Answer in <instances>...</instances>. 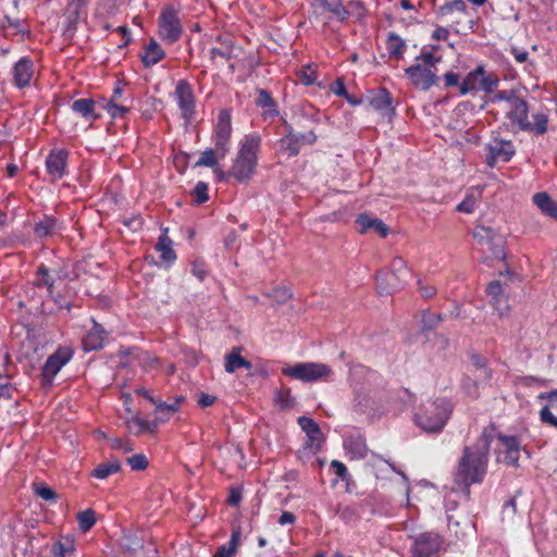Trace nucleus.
<instances>
[{"instance_id":"8","label":"nucleus","mask_w":557,"mask_h":557,"mask_svg":"<svg viewBox=\"0 0 557 557\" xmlns=\"http://www.w3.org/2000/svg\"><path fill=\"white\" fill-rule=\"evenodd\" d=\"M184 33L180 18V8L173 4H165L158 17V35L166 45L178 41Z\"/></svg>"},{"instance_id":"36","label":"nucleus","mask_w":557,"mask_h":557,"mask_svg":"<svg viewBox=\"0 0 557 557\" xmlns=\"http://www.w3.org/2000/svg\"><path fill=\"white\" fill-rule=\"evenodd\" d=\"M287 128V134L280 139V149L288 157H296L300 152V144L298 143L293 127L288 125Z\"/></svg>"},{"instance_id":"10","label":"nucleus","mask_w":557,"mask_h":557,"mask_svg":"<svg viewBox=\"0 0 557 557\" xmlns=\"http://www.w3.org/2000/svg\"><path fill=\"white\" fill-rule=\"evenodd\" d=\"M282 373L301 382L329 381L333 371L330 366L321 362H299L282 369Z\"/></svg>"},{"instance_id":"25","label":"nucleus","mask_w":557,"mask_h":557,"mask_svg":"<svg viewBox=\"0 0 557 557\" xmlns=\"http://www.w3.org/2000/svg\"><path fill=\"white\" fill-rule=\"evenodd\" d=\"M107 332L101 324L92 320V327L83 338V348L85 351L99 350L103 347Z\"/></svg>"},{"instance_id":"37","label":"nucleus","mask_w":557,"mask_h":557,"mask_svg":"<svg viewBox=\"0 0 557 557\" xmlns=\"http://www.w3.org/2000/svg\"><path fill=\"white\" fill-rule=\"evenodd\" d=\"M59 230H61V223L57 218L51 215H45L42 220L36 223L34 228L35 234L38 237L51 236Z\"/></svg>"},{"instance_id":"45","label":"nucleus","mask_w":557,"mask_h":557,"mask_svg":"<svg viewBox=\"0 0 557 557\" xmlns=\"http://www.w3.org/2000/svg\"><path fill=\"white\" fill-rule=\"evenodd\" d=\"M297 77L305 86H312L317 81L315 66L312 63L301 66L297 72Z\"/></svg>"},{"instance_id":"13","label":"nucleus","mask_w":557,"mask_h":557,"mask_svg":"<svg viewBox=\"0 0 557 557\" xmlns=\"http://www.w3.org/2000/svg\"><path fill=\"white\" fill-rule=\"evenodd\" d=\"M182 119L191 123L196 119V96L191 84L186 79L177 81L173 92Z\"/></svg>"},{"instance_id":"4","label":"nucleus","mask_w":557,"mask_h":557,"mask_svg":"<svg viewBox=\"0 0 557 557\" xmlns=\"http://www.w3.org/2000/svg\"><path fill=\"white\" fill-rule=\"evenodd\" d=\"M529 104L521 98L512 99L509 104V111L506 113L507 119L518 125L519 129L542 136L548 131V114L544 110L532 112V119H529Z\"/></svg>"},{"instance_id":"19","label":"nucleus","mask_w":557,"mask_h":557,"mask_svg":"<svg viewBox=\"0 0 557 557\" xmlns=\"http://www.w3.org/2000/svg\"><path fill=\"white\" fill-rule=\"evenodd\" d=\"M215 46L210 48V60L215 61L221 58L227 62L237 59L243 52V48L236 44L234 37L230 34H222L216 36Z\"/></svg>"},{"instance_id":"20","label":"nucleus","mask_w":557,"mask_h":557,"mask_svg":"<svg viewBox=\"0 0 557 557\" xmlns=\"http://www.w3.org/2000/svg\"><path fill=\"white\" fill-rule=\"evenodd\" d=\"M36 66L29 55L20 58L11 69L12 84L17 89H24L32 85L35 77Z\"/></svg>"},{"instance_id":"63","label":"nucleus","mask_w":557,"mask_h":557,"mask_svg":"<svg viewBox=\"0 0 557 557\" xmlns=\"http://www.w3.org/2000/svg\"><path fill=\"white\" fill-rule=\"evenodd\" d=\"M240 537H242V531L239 528L237 529H234L232 534H231V539L227 543V546H226V549H228L233 555L234 553L236 552L237 549V546L240 542Z\"/></svg>"},{"instance_id":"21","label":"nucleus","mask_w":557,"mask_h":557,"mask_svg":"<svg viewBox=\"0 0 557 557\" xmlns=\"http://www.w3.org/2000/svg\"><path fill=\"white\" fill-rule=\"evenodd\" d=\"M103 109L114 120L125 119L129 113L131 104L123 97V88L120 81L115 82L111 97L104 100Z\"/></svg>"},{"instance_id":"64","label":"nucleus","mask_w":557,"mask_h":557,"mask_svg":"<svg viewBox=\"0 0 557 557\" xmlns=\"http://www.w3.org/2000/svg\"><path fill=\"white\" fill-rule=\"evenodd\" d=\"M539 399H546L549 403V408L557 409V388L549 392L541 393L537 396Z\"/></svg>"},{"instance_id":"24","label":"nucleus","mask_w":557,"mask_h":557,"mask_svg":"<svg viewBox=\"0 0 557 557\" xmlns=\"http://www.w3.org/2000/svg\"><path fill=\"white\" fill-rule=\"evenodd\" d=\"M486 294L491 297L492 306L503 317L508 310V297L505 295L504 285L499 281H492L486 286Z\"/></svg>"},{"instance_id":"16","label":"nucleus","mask_w":557,"mask_h":557,"mask_svg":"<svg viewBox=\"0 0 557 557\" xmlns=\"http://www.w3.org/2000/svg\"><path fill=\"white\" fill-rule=\"evenodd\" d=\"M70 152L65 148H52L46 157V172L51 183H55L65 177L69 173Z\"/></svg>"},{"instance_id":"26","label":"nucleus","mask_w":557,"mask_h":557,"mask_svg":"<svg viewBox=\"0 0 557 557\" xmlns=\"http://www.w3.org/2000/svg\"><path fill=\"white\" fill-rule=\"evenodd\" d=\"M370 106L382 113L384 116L393 115L395 109L393 107V97L386 88H380L369 98Z\"/></svg>"},{"instance_id":"53","label":"nucleus","mask_w":557,"mask_h":557,"mask_svg":"<svg viewBox=\"0 0 557 557\" xmlns=\"http://www.w3.org/2000/svg\"><path fill=\"white\" fill-rule=\"evenodd\" d=\"M454 11H458V12L465 13L467 11L466 2L463 0H453V1L444 3L438 9V12L442 15L451 14Z\"/></svg>"},{"instance_id":"55","label":"nucleus","mask_w":557,"mask_h":557,"mask_svg":"<svg viewBox=\"0 0 557 557\" xmlns=\"http://www.w3.org/2000/svg\"><path fill=\"white\" fill-rule=\"evenodd\" d=\"M539 416L542 423L557 429V417L552 412L548 406H544L540 410Z\"/></svg>"},{"instance_id":"49","label":"nucleus","mask_w":557,"mask_h":557,"mask_svg":"<svg viewBox=\"0 0 557 557\" xmlns=\"http://www.w3.org/2000/svg\"><path fill=\"white\" fill-rule=\"evenodd\" d=\"M443 321L442 314H436L431 312L430 310H425L422 313V326L421 330L424 331H432L438 326V324Z\"/></svg>"},{"instance_id":"39","label":"nucleus","mask_w":557,"mask_h":557,"mask_svg":"<svg viewBox=\"0 0 557 557\" xmlns=\"http://www.w3.org/2000/svg\"><path fill=\"white\" fill-rule=\"evenodd\" d=\"M386 49L391 58L400 60L404 58L407 44L399 35L392 32L387 35Z\"/></svg>"},{"instance_id":"18","label":"nucleus","mask_w":557,"mask_h":557,"mask_svg":"<svg viewBox=\"0 0 557 557\" xmlns=\"http://www.w3.org/2000/svg\"><path fill=\"white\" fill-rule=\"evenodd\" d=\"M486 164L493 169L497 162H509L516 153L511 140L493 138L485 145Z\"/></svg>"},{"instance_id":"27","label":"nucleus","mask_w":557,"mask_h":557,"mask_svg":"<svg viewBox=\"0 0 557 557\" xmlns=\"http://www.w3.org/2000/svg\"><path fill=\"white\" fill-rule=\"evenodd\" d=\"M184 396H175L172 403L162 401L157 399L153 404L156 413L161 416L157 419V422L164 423L169 421L176 412L180 411L182 404L184 403Z\"/></svg>"},{"instance_id":"56","label":"nucleus","mask_w":557,"mask_h":557,"mask_svg":"<svg viewBox=\"0 0 557 557\" xmlns=\"http://www.w3.org/2000/svg\"><path fill=\"white\" fill-rule=\"evenodd\" d=\"M517 97L518 96L513 90H499L490 98V101L493 103L506 101L508 104H510L512 99H516Z\"/></svg>"},{"instance_id":"60","label":"nucleus","mask_w":557,"mask_h":557,"mask_svg":"<svg viewBox=\"0 0 557 557\" xmlns=\"http://www.w3.org/2000/svg\"><path fill=\"white\" fill-rule=\"evenodd\" d=\"M443 81H444L445 88L458 86V88L460 89L461 83H460V75L458 73L447 72L444 74Z\"/></svg>"},{"instance_id":"57","label":"nucleus","mask_w":557,"mask_h":557,"mask_svg":"<svg viewBox=\"0 0 557 557\" xmlns=\"http://www.w3.org/2000/svg\"><path fill=\"white\" fill-rule=\"evenodd\" d=\"M493 431H494V426H492L491 429L485 428L482 431V434L480 437L482 445L479 446V450H485L487 457H488V453H490L491 443L493 441Z\"/></svg>"},{"instance_id":"14","label":"nucleus","mask_w":557,"mask_h":557,"mask_svg":"<svg viewBox=\"0 0 557 557\" xmlns=\"http://www.w3.org/2000/svg\"><path fill=\"white\" fill-rule=\"evenodd\" d=\"M471 364L474 367L476 373L475 379L466 377L462 382V387L467 394L473 398L479 397L478 387L480 384L488 383L493 377V370L487 366V360L480 354L471 356Z\"/></svg>"},{"instance_id":"47","label":"nucleus","mask_w":557,"mask_h":557,"mask_svg":"<svg viewBox=\"0 0 557 557\" xmlns=\"http://www.w3.org/2000/svg\"><path fill=\"white\" fill-rule=\"evenodd\" d=\"M79 529L83 532L89 531L96 524V513L92 509H86L77 515Z\"/></svg>"},{"instance_id":"17","label":"nucleus","mask_w":557,"mask_h":557,"mask_svg":"<svg viewBox=\"0 0 557 557\" xmlns=\"http://www.w3.org/2000/svg\"><path fill=\"white\" fill-rule=\"evenodd\" d=\"M298 425L306 433V442L302 451H299V456L301 454H306L309 450L312 454H317L321 450L322 445L324 443V435L319 426V424L309 417L301 416L297 419Z\"/></svg>"},{"instance_id":"31","label":"nucleus","mask_w":557,"mask_h":557,"mask_svg":"<svg viewBox=\"0 0 557 557\" xmlns=\"http://www.w3.org/2000/svg\"><path fill=\"white\" fill-rule=\"evenodd\" d=\"M533 203L537 207L542 214L557 221V201H555L548 193L540 191L532 196Z\"/></svg>"},{"instance_id":"38","label":"nucleus","mask_w":557,"mask_h":557,"mask_svg":"<svg viewBox=\"0 0 557 557\" xmlns=\"http://www.w3.org/2000/svg\"><path fill=\"white\" fill-rule=\"evenodd\" d=\"M344 447L346 451L351 455L354 459H363L367 457V444L366 440L361 436L358 437H347L344 441Z\"/></svg>"},{"instance_id":"52","label":"nucleus","mask_w":557,"mask_h":557,"mask_svg":"<svg viewBox=\"0 0 557 557\" xmlns=\"http://www.w3.org/2000/svg\"><path fill=\"white\" fill-rule=\"evenodd\" d=\"M35 494L44 500L54 502L58 499V494L50 486L45 483L34 484Z\"/></svg>"},{"instance_id":"42","label":"nucleus","mask_w":557,"mask_h":557,"mask_svg":"<svg viewBox=\"0 0 557 557\" xmlns=\"http://www.w3.org/2000/svg\"><path fill=\"white\" fill-rule=\"evenodd\" d=\"M85 5V0H70L66 7L65 15L67 27L66 29H75L76 23L81 16V12L83 7Z\"/></svg>"},{"instance_id":"12","label":"nucleus","mask_w":557,"mask_h":557,"mask_svg":"<svg viewBox=\"0 0 557 557\" xmlns=\"http://www.w3.org/2000/svg\"><path fill=\"white\" fill-rule=\"evenodd\" d=\"M473 237L484 252H487L492 259L505 260V239L494 228L478 225L473 230Z\"/></svg>"},{"instance_id":"28","label":"nucleus","mask_w":557,"mask_h":557,"mask_svg":"<svg viewBox=\"0 0 557 557\" xmlns=\"http://www.w3.org/2000/svg\"><path fill=\"white\" fill-rule=\"evenodd\" d=\"M169 230L163 228L158 243L156 244V250L160 253V259L166 265H171L177 259L176 252L173 249V240L168 235Z\"/></svg>"},{"instance_id":"46","label":"nucleus","mask_w":557,"mask_h":557,"mask_svg":"<svg viewBox=\"0 0 557 557\" xmlns=\"http://www.w3.org/2000/svg\"><path fill=\"white\" fill-rule=\"evenodd\" d=\"M274 403L281 409L286 410L294 407L295 398L292 396L289 388H282L275 393Z\"/></svg>"},{"instance_id":"61","label":"nucleus","mask_w":557,"mask_h":557,"mask_svg":"<svg viewBox=\"0 0 557 557\" xmlns=\"http://www.w3.org/2000/svg\"><path fill=\"white\" fill-rule=\"evenodd\" d=\"M191 273L194 276H196L200 282H202L207 275L208 271L205 267V263L202 261H195L191 264Z\"/></svg>"},{"instance_id":"51","label":"nucleus","mask_w":557,"mask_h":557,"mask_svg":"<svg viewBox=\"0 0 557 557\" xmlns=\"http://www.w3.org/2000/svg\"><path fill=\"white\" fill-rule=\"evenodd\" d=\"M194 201L197 205L205 203L209 200V185L206 182H198L193 190Z\"/></svg>"},{"instance_id":"41","label":"nucleus","mask_w":557,"mask_h":557,"mask_svg":"<svg viewBox=\"0 0 557 557\" xmlns=\"http://www.w3.org/2000/svg\"><path fill=\"white\" fill-rule=\"evenodd\" d=\"M256 104L264 110L268 115L276 116L278 114L277 106L271 94L265 89H259L256 98Z\"/></svg>"},{"instance_id":"2","label":"nucleus","mask_w":557,"mask_h":557,"mask_svg":"<svg viewBox=\"0 0 557 557\" xmlns=\"http://www.w3.org/2000/svg\"><path fill=\"white\" fill-rule=\"evenodd\" d=\"M488 457L485 450H479V445L465 446L455 471V484L470 497V487L481 484L487 472Z\"/></svg>"},{"instance_id":"50","label":"nucleus","mask_w":557,"mask_h":557,"mask_svg":"<svg viewBox=\"0 0 557 557\" xmlns=\"http://www.w3.org/2000/svg\"><path fill=\"white\" fill-rule=\"evenodd\" d=\"M4 21L7 22L8 27L15 29L16 34L25 35L29 33L28 27L26 25V20L24 18L11 14H5Z\"/></svg>"},{"instance_id":"34","label":"nucleus","mask_w":557,"mask_h":557,"mask_svg":"<svg viewBox=\"0 0 557 557\" xmlns=\"http://www.w3.org/2000/svg\"><path fill=\"white\" fill-rule=\"evenodd\" d=\"M49 549L51 557H75V541L71 536H63L53 542Z\"/></svg>"},{"instance_id":"15","label":"nucleus","mask_w":557,"mask_h":557,"mask_svg":"<svg viewBox=\"0 0 557 557\" xmlns=\"http://www.w3.org/2000/svg\"><path fill=\"white\" fill-rule=\"evenodd\" d=\"M444 544L442 535L436 532H423L413 539L411 554L413 557H437Z\"/></svg>"},{"instance_id":"32","label":"nucleus","mask_w":557,"mask_h":557,"mask_svg":"<svg viewBox=\"0 0 557 557\" xmlns=\"http://www.w3.org/2000/svg\"><path fill=\"white\" fill-rule=\"evenodd\" d=\"M95 107L96 101L91 98H81L71 104L72 111L88 122L99 119V115L95 113Z\"/></svg>"},{"instance_id":"54","label":"nucleus","mask_w":557,"mask_h":557,"mask_svg":"<svg viewBox=\"0 0 557 557\" xmlns=\"http://www.w3.org/2000/svg\"><path fill=\"white\" fill-rule=\"evenodd\" d=\"M127 463L133 471H143L147 469L149 462L144 454L134 455L127 458Z\"/></svg>"},{"instance_id":"33","label":"nucleus","mask_w":557,"mask_h":557,"mask_svg":"<svg viewBox=\"0 0 557 557\" xmlns=\"http://www.w3.org/2000/svg\"><path fill=\"white\" fill-rule=\"evenodd\" d=\"M242 347H233L232 350L225 356V371L227 373H234L238 369L250 370L252 364L249 360L244 358L242 355Z\"/></svg>"},{"instance_id":"43","label":"nucleus","mask_w":557,"mask_h":557,"mask_svg":"<svg viewBox=\"0 0 557 557\" xmlns=\"http://www.w3.org/2000/svg\"><path fill=\"white\" fill-rule=\"evenodd\" d=\"M121 470V463L117 459L107 463H100L91 472V475L99 480H104L111 474L117 473Z\"/></svg>"},{"instance_id":"11","label":"nucleus","mask_w":557,"mask_h":557,"mask_svg":"<svg viewBox=\"0 0 557 557\" xmlns=\"http://www.w3.org/2000/svg\"><path fill=\"white\" fill-rule=\"evenodd\" d=\"M232 114L230 109H222L219 111L216 122L212 131L213 148L218 150L220 157L224 159L231 150L232 140Z\"/></svg>"},{"instance_id":"44","label":"nucleus","mask_w":557,"mask_h":557,"mask_svg":"<svg viewBox=\"0 0 557 557\" xmlns=\"http://www.w3.org/2000/svg\"><path fill=\"white\" fill-rule=\"evenodd\" d=\"M220 160L223 159L220 157L218 150L214 148H207L203 152H201L200 158L195 163V168L207 166L212 169L219 164Z\"/></svg>"},{"instance_id":"62","label":"nucleus","mask_w":557,"mask_h":557,"mask_svg":"<svg viewBox=\"0 0 557 557\" xmlns=\"http://www.w3.org/2000/svg\"><path fill=\"white\" fill-rule=\"evenodd\" d=\"M296 137L298 139V143L301 145H313L318 136L313 131H308L306 133H296Z\"/></svg>"},{"instance_id":"59","label":"nucleus","mask_w":557,"mask_h":557,"mask_svg":"<svg viewBox=\"0 0 557 557\" xmlns=\"http://www.w3.org/2000/svg\"><path fill=\"white\" fill-rule=\"evenodd\" d=\"M330 90L338 96V97H345L347 96L348 91L346 89V86H345V82H344V78L343 77H338L336 78V81L334 83H332L330 85Z\"/></svg>"},{"instance_id":"9","label":"nucleus","mask_w":557,"mask_h":557,"mask_svg":"<svg viewBox=\"0 0 557 557\" xmlns=\"http://www.w3.org/2000/svg\"><path fill=\"white\" fill-rule=\"evenodd\" d=\"M499 85V78L496 73L487 72L484 65H478L470 71L460 84V95L469 92L483 91L492 95Z\"/></svg>"},{"instance_id":"1","label":"nucleus","mask_w":557,"mask_h":557,"mask_svg":"<svg viewBox=\"0 0 557 557\" xmlns=\"http://www.w3.org/2000/svg\"><path fill=\"white\" fill-rule=\"evenodd\" d=\"M261 146L262 139L258 133L247 134L239 140L228 170V175L238 184L249 183L257 173Z\"/></svg>"},{"instance_id":"40","label":"nucleus","mask_w":557,"mask_h":557,"mask_svg":"<svg viewBox=\"0 0 557 557\" xmlns=\"http://www.w3.org/2000/svg\"><path fill=\"white\" fill-rule=\"evenodd\" d=\"M128 431L134 435H140L146 432L154 433L158 428L157 421H148L140 417H133L126 422Z\"/></svg>"},{"instance_id":"30","label":"nucleus","mask_w":557,"mask_h":557,"mask_svg":"<svg viewBox=\"0 0 557 557\" xmlns=\"http://www.w3.org/2000/svg\"><path fill=\"white\" fill-rule=\"evenodd\" d=\"M165 58V51L156 39H150L145 46L140 60L145 67H152Z\"/></svg>"},{"instance_id":"58","label":"nucleus","mask_w":557,"mask_h":557,"mask_svg":"<svg viewBox=\"0 0 557 557\" xmlns=\"http://www.w3.org/2000/svg\"><path fill=\"white\" fill-rule=\"evenodd\" d=\"M346 8L349 9L350 15H356L357 18H361L366 15V8L360 0L349 1Z\"/></svg>"},{"instance_id":"29","label":"nucleus","mask_w":557,"mask_h":557,"mask_svg":"<svg viewBox=\"0 0 557 557\" xmlns=\"http://www.w3.org/2000/svg\"><path fill=\"white\" fill-rule=\"evenodd\" d=\"M356 223L359 225L360 233L362 234L373 230L382 238H385L389 233V228L381 219L372 218L366 213L359 214Z\"/></svg>"},{"instance_id":"23","label":"nucleus","mask_w":557,"mask_h":557,"mask_svg":"<svg viewBox=\"0 0 557 557\" xmlns=\"http://www.w3.org/2000/svg\"><path fill=\"white\" fill-rule=\"evenodd\" d=\"M497 440L504 447L505 463L507 466L519 467V458L521 450V442L518 436L505 435L502 433L497 434Z\"/></svg>"},{"instance_id":"35","label":"nucleus","mask_w":557,"mask_h":557,"mask_svg":"<svg viewBox=\"0 0 557 557\" xmlns=\"http://www.w3.org/2000/svg\"><path fill=\"white\" fill-rule=\"evenodd\" d=\"M315 2L339 22H345L350 16L349 9L344 5L342 0H315Z\"/></svg>"},{"instance_id":"48","label":"nucleus","mask_w":557,"mask_h":557,"mask_svg":"<svg viewBox=\"0 0 557 557\" xmlns=\"http://www.w3.org/2000/svg\"><path fill=\"white\" fill-rule=\"evenodd\" d=\"M479 203V196H475L473 193H468L465 199L457 205L456 211L471 214L475 211Z\"/></svg>"},{"instance_id":"22","label":"nucleus","mask_w":557,"mask_h":557,"mask_svg":"<svg viewBox=\"0 0 557 557\" xmlns=\"http://www.w3.org/2000/svg\"><path fill=\"white\" fill-rule=\"evenodd\" d=\"M73 351L69 347H60L50 355L42 369L44 377L52 380L59 371L72 359Z\"/></svg>"},{"instance_id":"6","label":"nucleus","mask_w":557,"mask_h":557,"mask_svg":"<svg viewBox=\"0 0 557 557\" xmlns=\"http://www.w3.org/2000/svg\"><path fill=\"white\" fill-rule=\"evenodd\" d=\"M37 278L35 286L46 287L49 297L54 301L59 309H71V304L64 298L62 292L58 288L59 285L70 280V272L66 265L55 269H49L46 264L40 263L36 271Z\"/></svg>"},{"instance_id":"7","label":"nucleus","mask_w":557,"mask_h":557,"mask_svg":"<svg viewBox=\"0 0 557 557\" xmlns=\"http://www.w3.org/2000/svg\"><path fill=\"white\" fill-rule=\"evenodd\" d=\"M411 278L407 262L401 257H395L391 262V272L380 271L376 275L380 294H392Z\"/></svg>"},{"instance_id":"5","label":"nucleus","mask_w":557,"mask_h":557,"mask_svg":"<svg viewBox=\"0 0 557 557\" xmlns=\"http://www.w3.org/2000/svg\"><path fill=\"white\" fill-rule=\"evenodd\" d=\"M451 411V404L445 398L428 400L414 413L413 419L423 431L438 433L446 425Z\"/></svg>"},{"instance_id":"3","label":"nucleus","mask_w":557,"mask_h":557,"mask_svg":"<svg viewBox=\"0 0 557 557\" xmlns=\"http://www.w3.org/2000/svg\"><path fill=\"white\" fill-rule=\"evenodd\" d=\"M437 49L438 46H433L431 50L423 48L414 58L416 63L405 69L407 78L420 90L428 91L440 81L434 71L436 64L442 61V57L434 53Z\"/></svg>"}]
</instances>
